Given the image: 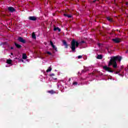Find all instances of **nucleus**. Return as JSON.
<instances>
[{"label": "nucleus", "instance_id": "nucleus-19", "mask_svg": "<svg viewBox=\"0 0 128 128\" xmlns=\"http://www.w3.org/2000/svg\"><path fill=\"white\" fill-rule=\"evenodd\" d=\"M73 86H76L78 84V82H75L72 83Z\"/></svg>", "mask_w": 128, "mask_h": 128}, {"label": "nucleus", "instance_id": "nucleus-25", "mask_svg": "<svg viewBox=\"0 0 128 128\" xmlns=\"http://www.w3.org/2000/svg\"><path fill=\"white\" fill-rule=\"evenodd\" d=\"M82 58V56H78V58Z\"/></svg>", "mask_w": 128, "mask_h": 128}, {"label": "nucleus", "instance_id": "nucleus-32", "mask_svg": "<svg viewBox=\"0 0 128 128\" xmlns=\"http://www.w3.org/2000/svg\"><path fill=\"white\" fill-rule=\"evenodd\" d=\"M54 80H57V78H55Z\"/></svg>", "mask_w": 128, "mask_h": 128}, {"label": "nucleus", "instance_id": "nucleus-2", "mask_svg": "<svg viewBox=\"0 0 128 128\" xmlns=\"http://www.w3.org/2000/svg\"><path fill=\"white\" fill-rule=\"evenodd\" d=\"M84 42L82 41L78 43V41H76V40H73L71 42V49L72 50V51L75 52L76 46V48H78L79 44H80V46H82V44H84Z\"/></svg>", "mask_w": 128, "mask_h": 128}, {"label": "nucleus", "instance_id": "nucleus-4", "mask_svg": "<svg viewBox=\"0 0 128 128\" xmlns=\"http://www.w3.org/2000/svg\"><path fill=\"white\" fill-rule=\"evenodd\" d=\"M103 68L104 70H107V72H114V71L110 70V68L108 67V66H104Z\"/></svg>", "mask_w": 128, "mask_h": 128}, {"label": "nucleus", "instance_id": "nucleus-26", "mask_svg": "<svg viewBox=\"0 0 128 128\" xmlns=\"http://www.w3.org/2000/svg\"><path fill=\"white\" fill-rule=\"evenodd\" d=\"M10 48H11V50H14V47L12 46V47Z\"/></svg>", "mask_w": 128, "mask_h": 128}, {"label": "nucleus", "instance_id": "nucleus-33", "mask_svg": "<svg viewBox=\"0 0 128 128\" xmlns=\"http://www.w3.org/2000/svg\"><path fill=\"white\" fill-rule=\"evenodd\" d=\"M31 36H32V35H31Z\"/></svg>", "mask_w": 128, "mask_h": 128}, {"label": "nucleus", "instance_id": "nucleus-9", "mask_svg": "<svg viewBox=\"0 0 128 128\" xmlns=\"http://www.w3.org/2000/svg\"><path fill=\"white\" fill-rule=\"evenodd\" d=\"M62 42H63L64 46H65L66 48H68V43H66V40H64L62 41Z\"/></svg>", "mask_w": 128, "mask_h": 128}, {"label": "nucleus", "instance_id": "nucleus-5", "mask_svg": "<svg viewBox=\"0 0 128 128\" xmlns=\"http://www.w3.org/2000/svg\"><path fill=\"white\" fill-rule=\"evenodd\" d=\"M8 10L10 12H16V8H14V7L12 6H10L8 8Z\"/></svg>", "mask_w": 128, "mask_h": 128}, {"label": "nucleus", "instance_id": "nucleus-10", "mask_svg": "<svg viewBox=\"0 0 128 128\" xmlns=\"http://www.w3.org/2000/svg\"><path fill=\"white\" fill-rule=\"evenodd\" d=\"M47 92L48 94H56V92H54V90H50L47 91Z\"/></svg>", "mask_w": 128, "mask_h": 128}, {"label": "nucleus", "instance_id": "nucleus-11", "mask_svg": "<svg viewBox=\"0 0 128 128\" xmlns=\"http://www.w3.org/2000/svg\"><path fill=\"white\" fill-rule=\"evenodd\" d=\"M27 58H28V56H26V54H22V58H23V60H26Z\"/></svg>", "mask_w": 128, "mask_h": 128}, {"label": "nucleus", "instance_id": "nucleus-20", "mask_svg": "<svg viewBox=\"0 0 128 128\" xmlns=\"http://www.w3.org/2000/svg\"><path fill=\"white\" fill-rule=\"evenodd\" d=\"M32 20H36V17L32 16Z\"/></svg>", "mask_w": 128, "mask_h": 128}, {"label": "nucleus", "instance_id": "nucleus-18", "mask_svg": "<svg viewBox=\"0 0 128 128\" xmlns=\"http://www.w3.org/2000/svg\"><path fill=\"white\" fill-rule=\"evenodd\" d=\"M107 20L108 22H112V19L110 18V17H108Z\"/></svg>", "mask_w": 128, "mask_h": 128}, {"label": "nucleus", "instance_id": "nucleus-29", "mask_svg": "<svg viewBox=\"0 0 128 128\" xmlns=\"http://www.w3.org/2000/svg\"><path fill=\"white\" fill-rule=\"evenodd\" d=\"M96 0H94V1H93V2H96Z\"/></svg>", "mask_w": 128, "mask_h": 128}, {"label": "nucleus", "instance_id": "nucleus-23", "mask_svg": "<svg viewBox=\"0 0 128 128\" xmlns=\"http://www.w3.org/2000/svg\"><path fill=\"white\" fill-rule=\"evenodd\" d=\"M50 76H54V74H50Z\"/></svg>", "mask_w": 128, "mask_h": 128}, {"label": "nucleus", "instance_id": "nucleus-14", "mask_svg": "<svg viewBox=\"0 0 128 128\" xmlns=\"http://www.w3.org/2000/svg\"><path fill=\"white\" fill-rule=\"evenodd\" d=\"M46 72H52V67L50 66L46 70Z\"/></svg>", "mask_w": 128, "mask_h": 128}, {"label": "nucleus", "instance_id": "nucleus-7", "mask_svg": "<svg viewBox=\"0 0 128 128\" xmlns=\"http://www.w3.org/2000/svg\"><path fill=\"white\" fill-rule=\"evenodd\" d=\"M50 44L52 48L55 50H56H56H58L57 48H56V46L54 45V43H52V42L50 41Z\"/></svg>", "mask_w": 128, "mask_h": 128}, {"label": "nucleus", "instance_id": "nucleus-16", "mask_svg": "<svg viewBox=\"0 0 128 128\" xmlns=\"http://www.w3.org/2000/svg\"><path fill=\"white\" fill-rule=\"evenodd\" d=\"M64 16H67V18H72V15H68L66 14H64Z\"/></svg>", "mask_w": 128, "mask_h": 128}, {"label": "nucleus", "instance_id": "nucleus-12", "mask_svg": "<svg viewBox=\"0 0 128 128\" xmlns=\"http://www.w3.org/2000/svg\"><path fill=\"white\" fill-rule=\"evenodd\" d=\"M6 62L8 64H12V60H7Z\"/></svg>", "mask_w": 128, "mask_h": 128}, {"label": "nucleus", "instance_id": "nucleus-22", "mask_svg": "<svg viewBox=\"0 0 128 128\" xmlns=\"http://www.w3.org/2000/svg\"><path fill=\"white\" fill-rule=\"evenodd\" d=\"M29 20H32V16H29Z\"/></svg>", "mask_w": 128, "mask_h": 128}, {"label": "nucleus", "instance_id": "nucleus-27", "mask_svg": "<svg viewBox=\"0 0 128 128\" xmlns=\"http://www.w3.org/2000/svg\"><path fill=\"white\" fill-rule=\"evenodd\" d=\"M10 54H11V56H14V53L12 52V53Z\"/></svg>", "mask_w": 128, "mask_h": 128}, {"label": "nucleus", "instance_id": "nucleus-15", "mask_svg": "<svg viewBox=\"0 0 128 128\" xmlns=\"http://www.w3.org/2000/svg\"><path fill=\"white\" fill-rule=\"evenodd\" d=\"M97 58L98 60H102V55H98L97 56Z\"/></svg>", "mask_w": 128, "mask_h": 128}, {"label": "nucleus", "instance_id": "nucleus-6", "mask_svg": "<svg viewBox=\"0 0 128 128\" xmlns=\"http://www.w3.org/2000/svg\"><path fill=\"white\" fill-rule=\"evenodd\" d=\"M112 40L116 44H118V42H120V38H113L112 39Z\"/></svg>", "mask_w": 128, "mask_h": 128}, {"label": "nucleus", "instance_id": "nucleus-35", "mask_svg": "<svg viewBox=\"0 0 128 128\" xmlns=\"http://www.w3.org/2000/svg\"><path fill=\"white\" fill-rule=\"evenodd\" d=\"M98 46H100V44H98Z\"/></svg>", "mask_w": 128, "mask_h": 128}, {"label": "nucleus", "instance_id": "nucleus-17", "mask_svg": "<svg viewBox=\"0 0 128 128\" xmlns=\"http://www.w3.org/2000/svg\"><path fill=\"white\" fill-rule=\"evenodd\" d=\"M32 38H34V40L36 38V34H34V32L32 33Z\"/></svg>", "mask_w": 128, "mask_h": 128}, {"label": "nucleus", "instance_id": "nucleus-21", "mask_svg": "<svg viewBox=\"0 0 128 128\" xmlns=\"http://www.w3.org/2000/svg\"><path fill=\"white\" fill-rule=\"evenodd\" d=\"M46 54H50V56H52V52H46Z\"/></svg>", "mask_w": 128, "mask_h": 128}, {"label": "nucleus", "instance_id": "nucleus-1", "mask_svg": "<svg viewBox=\"0 0 128 128\" xmlns=\"http://www.w3.org/2000/svg\"><path fill=\"white\" fill-rule=\"evenodd\" d=\"M118 60L119 62H120V60H122V57L117 56L111 58L110 62H108V66H112L114 68H118V64H116V60Z\"/></svg>", "mask_w": 128, "mask_h": 128}, {"label": "nucleus", "instance_id": "nucleus-3", "mask_svg": "<svg viewBox=\"0 0 128 128\" xmlns=\"http://www.w3.org/2000/svg\"><path fill=\"white\" fill-rule=\"evenodd\" d=\"M18 40L22 44H26V40L24 39L22 36H18Z\"/></svg>", "mask_w": 128, "mask_h": 128}, {"label": "nucleus", "instance_id": "nucleus-28", "mask_svg": "<svg viewBox=\"0 0 128 128\" xmlns=\"http://www.w3.org/2000/svg\"><path fill=\"white\" fill-rule=\"evenodd\" d=\"M58 88H60V84H58Z\"/></svg>", "mask_w": 128, "mask_h": 128}, {"label": "nucleus", "instance_id": "nucleus-30", "mask_svg": "<svg viewBox=\"0 0 128 128\" xmlns=\"http://www.w3.org/2000/svg\"><path fill=\"white\" fill-rule=\"evenodd\" d=\"M116 74H118V72H116Z\"/></svg>", "mask_w": 128, "mask_h": 128}, {"label": "nucleus", "instance_id": "nucleus-24", "mask_svg": "<svg viewBox=\"0 0 128 128\" xmlns=\"http://www.w3.org/2000/svg\"><path fill=\"white\" fill-rule=\"evenodd\" d=\"M6 44V42H3L1 44L4 45V44Z\"/></svg>", "mask_w": 128, "mask_h": 128}, {"label": "nucleus", "instance_id": "nucleus-13", "mask_svg": "<svg viewBox=\"0 0 128 128\" xmlns=\"http://www.w3.org/2000/svg\"><path fill=\"white\" fill-rule=\"evenodd\" d=\"M54 30H58V32H60V29L58 27L54 28Z\"/></svg>", "mask_w": 128, "mask_h": 128}, {"label": "nucleus", "instance_id": "nucleus-8", "mask_svg": "<svg viewBox=\"0 0 128 128\" xmlns=\"http://www.w3.org/2000/svg\"><path fill=\"white\" fill-rule=\"evenodd\" d=\"M14 44L17 48H22V46L20 44H18L16 42H14Z\"/></svg>", "mask_w": 128, "mask_h": 128}, {"label": "nucleus", "instance_id": "nucleus-31", "mask_svg": "<svg viewBox=\"0 0 128 128\" xmlns=\"http://www.w3.org/2000/svg\"><path fill=\"white\" fill-rule=\"evenodd\" d=\"M69 82H70V78H69Z\"/></svg>", "mask_w": 128, "mask_h": 128}, {"label": "nucleus", "instance_id": "nucleus-34", "mask_svg": "<svg viewBox=\"0 0 128 128\" xmlns=\"http://www.w3.org/2000/svg\"><path fill=\"white\" fill-rule=\"evenodd\" d=\"M126 5H128V4H126Z\"/></svg>", "mask_w": 128, "mask_h": 128}]
</instances>
